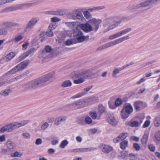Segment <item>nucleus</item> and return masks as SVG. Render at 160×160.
Returning a JSON list of instances; mask_svg holds the SVG:
<instances>
[{
    "mask_svg": "<svg viewBox=\"0 0 160 160\" xmlns=\"http://www.w3.org/2000/svg\"><path fill=\"white\" fill-rule=\"evenodd\" d=\"M84 117H81L78 118L77 120V122L78 124L82 125L84 123Z\"/></svg>",
    "mask_w": 160,
    "mask_h": 160,
    "instance_id": "c03bdc74",
    "label": "nucleus"
},
{
    "mask_svg": "<svg viewBox=\"0 0 160 160\" xmlns=\"http://www.w3.org/2000/svg\"><path fill=\"white\" fill-rule=\"evenodd\" d=\"M85 94V92H82L79 93L76 95L73 96L72 98H79Z\"/></svg>",
    "mask_w": 160,
    "mask_h": 160,
    "instance_id": "09e8293b",
    "label": "nucleus"
},
{
    "mask_svg": "<svg viewBox=\"0 0 160 160\" xmlns=\"http://www.w3.org/2000/svg\"><path fill=\"white\" fill-rule=\"evenodd\" d=\"M137 154L134 153H130L129 154L128 157H130V159L131 160H134L135 159V157L137 156Z\"/></svg>",
    "mask_w": 160,
    "mask_h": 160,
    "instance_id": "e2e57ef3",
    "label": "nucleus"
},
{
    "mask_svg": "<svg viewBox=\"0 0 160 160\" xmlns=\"http://www.w3.org/2000/svg\"><path fill=\"white\" fill-rule=\"evenodd\" d=\"M31 4H20L16 5L15 6H13L8 7L4 8L2 10V12H8L16 10L18 9H22L23 7L26 6Z\"/></svg>",
    "mask_w": 160,
    "mask_h": 160,
    "instance_id": "0eeeda50",
    "label": "nucleus"
},
{
    "mask_svg": "<svg viewBox=\"0 0 160 160\" xmlns=\"http://www.w3.org/2000/svg\"><path fill=\"white\" fill-rule=\"evenodd\" d=\"M117 18L116 17H111L107 18L105 19L104 20V24L105 25H110L111 26H112V27H114V25L113 26V24H117V23H115V22H117L115 21Z\"/></svg>",
    "mask_w": 160,
    "mask_h": 160,
    "instance_id": "4468645a",
    "label": "nucleus"
},
{
    "mask_svg": "<svg viewBox=\"0 0 160 160\" xmlns=\"http://www.w3.org/2000/svg\"><path fill=\"white\" fill-rule=\"evenodd\" d=\"M39 20L37 17H33L31 18L26 25L24 31L26 32L28 30H31Z\"/></svg>",
    "mask_w": 160,
    "mask_h": 160,
    "instance_id": "1a4fd4ad",
    "label": "nucleus"
},
{
    "mask_svg": "<svg viewBox=\"0 0 160 160\" xmlns=\"http://www.w3.org/2000/svg\"><path fill=\"white\" fill-rule=\"evenodd\" d=\"M150 123V121L149 120H146L144 123L143 125V127L145 128L148 127Z\"/></svg>",
    "mask_w": 160,
    "mask_h": 160,
    "instance_id": "69168bd1",
    "label": "nucleus"
},
{
    "mask_svg": "<svg viewBox=\"0 0 160 160\" xmlns=\"http://www.w3.org/2000/svg\"><path fill=\"white\" fill-rule=\"evenodd\" d=\"M122 103V101L120 98L117 99L115 102V104L116 106H118Z\"/></svg>",
    "mask_w": 160,
    "mask_h": 160,
    "instance_id": "49530a36",
    "label": "nucleus"
},
{
    "mask_svg": "<svg viewBox=\"0 0 160 160\" xmlns=\"http://www.w3.org/2000/svg\"><path fill=\"white\" fill-rule=\"evenodd\" d=\"M72 85L71 82L69 80H67L63 81L61 85L63 88H66L71 86Z\"/></svg>",
    "mask_w": 160,
    "mask_h": 160,
    "instance_id": "c85d7f7f",
    "label": "nucleus"
},
{
    "mask_svg": "<svg viewBox=\"0 0 160 160\" xmlns=\"http://www.w3.org/2000/svg\"><path fill=\"white\" fill-rule=\"evenodd\" d=\"M15 55V53L13 52H11L9 53L4 58L6 62H8L11 60Z\"/></svg>",
    "mask_w": 160,
    "mask_h": 160,
    "instance_id": "4be33fe9",
    "label": "nucleus"
},
{
    "mask_svg": "<svg viewBox=\"0 0 160 160\" xmlns=\"http://www.w3.org/2000/svg\"><path fill=\"white\" fill-rule=\"evenodd\" d=\"M83 10V9L81 8L75 9L72 12L70 13V18L75 20L82 21L84 19L81 13Z\"/></svg>",
    "mask_w": 160,
    "mask_h": 160,
    "instance_id": "39448f33",
    "label": "nucleus"
},
{
    "mask_svg": "<svg viewBox=\"0 0 160 160\" xmlns=\"http://www.w3.org/2000/svg\"><path fill=\"white\" fill-rule=\"evenodd\" d=\"M8 34V31L7 29L4 28V27L1 25L0 26V36H5Z\"/></svg>",
    "mask_w": 160,
    "mask_h": 160,
    "instance_id": "a878e982",
    "label": "nucleus"
},
{
    "mask_svg": "<svg viewBox=\"0 0 160 160\" xmlns=\"http://www.w3.org/2000/svg\"><path fill=\"white\" fill-rule=\"evenodd\" d=\"M122 110L130 114L132 112L133 108L131 105L128 104L123 107Z\"/></svg>",
    "mask_w": 160,
    "mask_h": 160,
    "instance_id": "aec40b11",
    "label": "nucleus"
},
{
    "mask_svg": "<svg viewBox=\"0 0 160 160\" xmlns=\"http://www.w3.org/2000/svg\"><path fill=\"white\" fill-rule=\"evenodd\" d=\"M49 31L46 32V35L48 37H52L53 36V33L52 30L54 28V27L52 26H49Z\"/></svg>",
    "mask_w": 160,
    "mask_h": 160,
    "instance_id": "cd10ccee",
    "label": "nucleus"
},
{
    "mask_svg": "<svg viewBox=\"0 0 160 160\" xmlns=\"http://www.w3.org/2000/svg\"><path fill=\"white\" fill-rule=\"evenodd\" d=\"M89 12V11L88 10V11L84 12L83 13L85 17L88 19H90L91 17V15Z\"/></svg>",
    "mask_w": 160,
    "mask_h": 160,
    "instance_id": "de8ad7c7",
    "label": "nucleus"
},
{
    "mask_svg": "<svg viewBox=\"0 0 160 160\" xmlns=\"http://www.w3.org/2000/svg\"><path fill=\"white\" fill-rule=\"evenodd\" d=\"M52 50L51 47L49 45H47L45 46L44 50H43L42 52V55H43L46 52L49 53Z\"/></svg>",
    "mask_w": 160,
    "mask_h": 160,
    "instance_id": "f704fd0d",
    "label": "nucleus"
},
{
    "mask_svg": "<svg viewBox=\"0 0 160 160\" xmlns=\"http://www.w3.org/2000/svg\"><path fill=\"white\" fill-rule=\"evenodd\" d=\"M95 148H82V152H87L94 150Z\"/></svg>",
    "mask_w": 160,
    "mask_h": 160,
    "instance_id": "37998d69",
    "label": "nucleus"
},
{
    "mask_svg": "<svg viewBox=\"0 0 160 160\" xmlns=\"http://www.w3.org/2000/svg\"><path fill=\"white\" fill-rule=\"evenodd\" d=\"M102 22V20L100 19L94 18L89 20V22L92 25V27L88 23H86L80 24L79 27L86 33L92 31L96 32L98 31Z\"/></svg>",
    "mask_w": 160,
    "mask_h": 160,
    "instance_id": "f03ea898",
    "label": "nucleus"
},
{
    "mask_svg": "<svg viewBox=\"0 0 160 160\" xmlns=\"http://www.w3.org/2000/svg\"><path fill=\"white\" fill-rule=\"evenodd\" d=\"M100 148L102 152L106 153H109L113 150L112 147L104 144H101Z\"/></svg>",
    "mask_w": 160,
    "mask_h": 160,
    "instance_id": "2eb2a0df",
    "label": "nucleus"
},
{
    "mask_svg": "<svg viewBox=\"0 0 160 160\" xmlns=\"http://www.w3.org/2000/svg\"><path fill=\"white\" fill-rule=\"evenodd\" d=\"M148 137V133L147 132H145L141 139V142L142 144H146L147 142Z\"/></svg>",
    "mask_w": 160,
    "mask_h": 160,
    "instance_id": "b1692460",
    "label": "nucleus"
},
{
    "mask_svg": "<svg viewBox=\"0 0 160 160\" xmlns=\"http://www.w3.org/2000/svg\"><path fill=\"white\" fill-rule=\"evenodd\" d=\"M7 148L9 149H13L15 146V144L10 140H8L6 143Z\"/></svg>",
    "mask_w": 160,
    "mask_h": 160,
    "instance_id": "2f4dec72",
    "label": "nucleus"
},
{
    "mask_svg": "<svg viewBox=\"0 0 160 160\" xmlns=\"http://www.w3.org/2000/svg\"><path fill=\"white\" fill-rule=\"evenodd\" d=\"M73 35L76 37V39L78 42H81L87 41L89 38L88 35L85 36L83 33L79 29H76L74 32Z\"/></svg>",
    "mask_w": 160,
    "mask_h": 160,
    "instance_id": "423d86ee",
    "label": "nucleus"
},
{
    "mask_svg": "<svg viewBox=\"0 0 160 160\" xmlns=\"http://www.w3.org/2000/svg\"><path fill=\"white\" fill-rule=\"evenodd\" d=\"M69 107H72L74 109L81 108L87 106L85 99H80L79 100L68 105Z\"/></svg>",
    "mask_w": 160,
    "mask_h": 160,
    "instance_id": "6e6552de",
    "label": "nucleus"
},
{
    "mask_svg": "<svg viewBox=\"0 0 160 160\" xmlns=\"http://www.w3.org/2000/svg\"><path fill=\"white\" fill-rule=\"evenodd\" d=\"M27 57V55L25 54V53L19 56L17 59V61L19 62L23 60L26 57Z\"/></svg>",
    "mask_w": 160,
    "mask_h": 160,
    "instance_id": "79ce46f5",
    "label": "nucleus"
},
{
    "mask_svg": "<svg viewBox=\"0 0 160 160\" xmlns=\"http://www.w3.org/2000/svg\"><path fill=\"white\" fill-rule=\"evenodd\" d=\"M121 114L122 116V118L123 119H126L129 116V114L128 113L121 110Z\"/></svg>",
    "mask_w": 160,
    "mask_h": 160,
    "instance_id": "ea45409f",
    "label": "nucleus"
},
{
    "mask_svg": "<svg viewBox=\"0 0 160 160\" xmlns=\"http://www.w3.org/2000/svg\"><path fill=\"white\" fill-rule=\"evenodd\" d=\"M105 8L104 6H100L94 7L92 8H89L88 9V11L89 12H92V11H96L98 10L103 9Z\"/></svg>",
    "mask_w": 160,
    "mask_h": 160,
    "instance_id": "72a5a7b5",
    "label": "nucleus"
},
{
    "mask_svg": "<svg viewBox=\"0 0 160 160\" xmlns=\"http://www.w3.org/2000/svg\"><path fill=\"white\" fill-rule=\"evenodd\" d=\"M11 92V90L10 89L2 90L0 92V95L6 97L8 96Z\"/></svg>",
    "mask_w": 160,
    "mask_h": 160,
    "instance_id": "c756f323",
    "label": "nucleus"
},
{
    "mask_svg": "<svg viewBox=\"0 0 160 160\" xmlns=\"http://www.w3.org/2000/svg\"><path fill=\"white\" fill-rule=\"evenodd\" d=\"M98 112L100 114H102L105 112V108L102 105L98 106Z\"/></svg>",
    "mask_w": 160,
    "mask_h": 160,
    "instance_id": "a19ab883",
    "label": "nucleus"
},
{
    "mask_svg": "<svg viewBox=\"0 0 160 160\" xmlns=\"http://www.w3.org/2000/svg\"><path fill=\"white\" fill-rule=\"evenodd\" d=\"M132 30V29L131 28H126L123 30H122L120 32H118V33L119 36V37H120L122 35L127 34V33L130 32Z\"/></svg>",
    "mask_w": 160,
    "mask_h": 160,
    "instance_id": "bb28decb",
    "label": "nucleus"
},
{
    "mask_svg": "<svg viewBox=\"0 0 160 160\" xmlns=\"http://www.w3.org/2000/svg\"><path fill=\"white\" fill-rule=\"evenodd\" d=\"M154 123L155 126L156 127H158L160 125V118L159 117H155Z\"/></svg>",
    "mask_w": 160,
    "mask_h": 160,
    "instance_id": "e433bc0d",
    "label": "nucleus"
},
{
    "mask_svg": "<svg viewBox=\"0 0 160 160\" xmlns=\"http://www.w3.org/2000/svg\"><path fill=\"white\" fill-rule=\"evenodd\" d=\"M121 22V21H119V22H115V23H117V24H113V26L114 25V27H112V26H110L109 28H107L106 29L104 30L103 31L104 32H106L108 31L109 30H111V29H113V28H115V27L118 26V24H120V23Z\"/></svg>",
    "mask_w": 160,
    "mask_h": 160,
    "instance_id": "c9c22d12",
    "label": "nucleus"
},
{
    "mask_svg": "<svg viewBox=\"0 0 160 160\" xmlns=\"http://www.w3.org/2000/svg\"><path fill=\"white\" fill-rule=\"evenodd\" d=\"M35 50V48H31L25 53L26 54V55H27V56H28L29 55L32 54L33 52Z\"/></svg>",
    "mask_w": 160,
    "mask_h": 160,
    "instance_id": "864d4df0",
    "label": "nucleus"
},
{
    "mask_svg": "<svg viewBox=\"0 0 160 160\" xmlns=\"http://www.w3.org/2000/svg\"><path fill=\"white\" fill-rule=\"evenodd\" d=\"M48 123L47 122H45L42 125L41 127V129L42 130H45L48 127Z\"/></svg>",
    "mask_w": 160,
    "mask_h": 160,
    "instance_id": "338daca9",
    "label": "nucleus"
},
{
    "mask_svg": "<svg viewBox=\"0 0 160 160\" xmlns=\"http://www.w3.org/2000/svg\"><path fill=\"white\" fill-rule=\"evenodd\" d=\"M121 154H122L121 157L122 158H124L126 157H128V152L126 151L121 152Z\"/></svg>",
    "mask_w": 160,
    "mask_h": 160,
    "instance_id": "774afa93",
    "label": "nucleus"
},
{
    "mask_svg": "<svg viewBox=\"0 0 160 160\" xmlns=\"http://www.w3.org/2000/svg\"><path fill=\"white\" fill-rule=\"evenodd\" d=\"M28 121L27 120H24L21 122L20 123H18L15 122L17 128H18L21 126H23L28 123Z\"/></svg>",
    "mask_w": 160,
    "mask_h": 160,
    "instance_id": "473e14b6",
    "label": "nucleus"
},
{
    "mask_svg": "<svg viewBox=\"0 0 160 160\" xmlns=\"http://www.w3.org/2000/svg\"><path fill=\"white\" fill-rule=\"evenodd\" d=\"M128 142L127 140H125L120 143V148L122 150H125L128 146Z\"/></svg>",
    "mask_w": 160,
    "mask_h": 160,
    "instance_id": "7c9ffc66",
    "label": "nucleus"
},
{
    "mask_svg": "<svg viewBox=\"0 0 160 160\" xmlns=\"http://www.w3.org/2000/svg\"><path fill=\"white\" fill-rule=\"evenodd\" d=\"M108 121L109 123L112 125L113 126H115L117 124V122L113 116H111L108 119Z\"/></svg>",
    "mask_w": 160,
    "mask_h": 160,
    "instance_id": "393cba45",
    "label": "nucleus"
},
{
    "mask_svg": "<svg viewBox=\"0 0 160 160\" xmlns=\"http://www.w3.org/2000/svg\"><path fill=\"white\" fill-rule=\"evenodd\" d=\"M66 25L70 28H75L78 26V22H66L65 23Z\"/></svg>",
    "mask_w": 160,
    "mask_h": 160,
    "instance_id": "412c9836",
    "label": "nucleus"
},
{
    "mask_svg": "<svg viewBox=\"0 0 160 160\" xmlns=\"http://www.w3.org/2000/svg\"><path fill=\"white\" fill-rule=\"evenodd\" d=\"M160 1V0H147L140 4H134L129 5L128 8L130 10L137 9L140 8H144L148 7H152L157 2Z\"/></svg>",
    "mask_w": 160,
    "mask_h": 160,
    "instance_id": "7ed1b4c3",
    "label": "nucleus"
},
{
    "mask_svg": "<svg viewBox=\"0 0 160 160\" xmlns=\"http://www.w3.org/2000/svg\"><path fill=\"white\" fill-rule=\"evenodd\" d=\"M92 73L90 70H85L75 75L76 78L82 77L83 79H89L92 78Z\"/></svg>",
    "mask_w": 160,
    "mask_h": 160,
    "instance_id": "f8f14e48",
    "label": "nucleus"
},
{
    "mask_svg": "<svg viewBox=\"0 0 160 160\" xmlns=\"http://www.w3.org/2000/svg\"><path fill=\"white\" fill-rule=\"evenodd\" d=\"M73 43L74 42L72 39H69L66 40L65 42V44L68 46L72 45ZM74 43H75V42H74Z\"/></svg>",
    "mask_w": 160,
    "mask_h": 160,
    "instance_id": "bf43d9fd",
    "label": "nucleus"
},
{
    "mask_svg": "<svg viewBox=\"0 0 160 160\" xmlns=\"http://www.w3.org/2000/svg\"><path fill=\"white\" fill-rule=\"evenodd\" d=\"M24 76V74H22L16 77L13 78L12 80V81L14 82L18 80L19 79H21Z\"/></svg>",
    "mask_w": 160,
    "mask_h": 160,
    "instance_id": "6e6d98bb",
    "label": "nucleus"
},
{
    "mask_svg": "<svg viewBox=\"0 0 160 160\" xmlns=\"http://www.w3.org/2000/svg\"><path fill=\"white\" fill-rule=\"evenodd\" d=\"M133 148L136 151H139L141 149V147L138 143H134L133 144Z\"/></svg>",
    "mask_w": 160,
    "mask_h": 160,
    "instance_id": "5fc2aeb1",
    "label": "nucleus"
},
{
    "mask_svg": "<svg viewBox=\"0 0 160 160\" xmlns=\"http://www.w3.org/2000/svg\"><path fill=\"white\" fill-rule=\"evenodd\" d=\"M155 135L156 139L158 141H160V130H159L156 132Z\"/></svg>",
    "mask_w": 160,
    "mask_h": 160,
    "instance_id": "3c124183",
    "label": "nucleus"
},
{
    "mask_svg": "<svg viewBox=\"0 0 160 160\" xmlns=\"http://www.w3.org/2000/svg\"><path fill=\"white\" fill-rule=\"evenodd\" d=\"M129 38L128 36H125L122 38L118 39L111 42L105 44L106 48L112 46L114 45L118 44L125 40H128Z\"/></svg>",
    "mask_w": 160,
    "mask_h": 160,
    "instance_id": "9b49d317",
    "label": "nucleus"
},
{
    "mask_svg": "<svg viewBox=\"0 0 160 160\" xmlns=\"http://www.w3.org/2000/svg\"><path fill=\"white\" fill-rule=\"evenodd\" d=\"M63 14V12L61 10H58L55 11L54 15L62 16Z\"/></svg>",
    "mask_w": 160,
    "mask_h": 160,
    "instance_id": "0e129e2a",
    "label": "nucleus"
},
{
    "mask_svg": "<svg viewBox=\"0 0 160 160\" xmlns=\"http://www.w3.org/2000/svg\"><path fill=\"white\" fill-rule=\"evenodd\" d=\"M87 106L92 104L98 102L97 97H94L91 98H90L85 99Z\"/></svg>",
    "mask_w": 160,
    "mask_h": 160,
    "instance_id": "6ab92c4d",
    "label": "nucleus"
},
{
    "mask_svg": "<svg viewBox=\"0 0 160 160\" xmlns=\"http://www.w3.org/2000/svg\"><path fill=\"white\" fill-rule=\"evenodd\" d=\"M30 61L28 60H25L17 65L16 66L13 68L11 70L6 73L7 75L12 74L22 70L29 63Z\"/></svg>",
    "mask_w": 160,
    "mask_h": 160,
    "instance_id": "20e7f679",
    "label": "nucleus"
},
{
    "mask_svg": "<svg viewBox=\"0 0 160 160\" xmlns=\"http://www.w3.org/2000/svg\"><path fill=\"white\" fill-rule=\"evenodd\" d=\"M6 28L18 27L20 26L19 24L12 22H6L2 24Z\"/></svg>",
    "mask_w": 160,
    "mask_h": 160,
    "instance_id": "dca6fc26",
    "label": "nucleus"
},
{
    "mask_svg": "<svg viewBox=\"0 0 160 160\" xmlns=\"http://www.w3.org/2000/svg\"><path fill=\"white\" fill-rule=\"evenodd\" d=\"M68 144V142L67 140L65 139L62 141L59 147L62 148H64Z\"/></svg>",
    "mask_w": 160,
    "mask_h": 160,
    "instance_id": "58836bf2",
    "label": "nucleus"
},
{
    "mask_svg": "<svg viewBox=\"0 0 160 160\" xmlns=\"http://www.w3.org/2000/svg\"><path fill=\"white\" fill-rule=\"evenodd\" d=\"M128 136V133H122L120 134L118 136V138L119 139L120 141L124 140Z\"/></svg>",
    "mask_w": 160,
    "mask_h": 160,
    "instance_id": "4c0bfd02",
    "label": "nucleus"
},
{
    "mask_svg": "<svg viewBox=\"0 0 160 160\" xmlns=\"http://www.w3.org/2000/svg\"><path fill=\"white\" fill-rule=\"evenodd\" d=\"M67 119L66 117H60L56 118L55 120L54 123L56 126H58L61 124L62 122H65Z\"/></svg>",
    "mask_w": 160,
    "mask_h": 160,
    "instance_id": "a211bd4d",
    "label": "nucleus"
},
{
    "mask_svg": "<svg viewBox=\"0 0 160 160\" xmlns=\"http://www.w3.org/2000/svg\"><path fill=\"white\" fill-rule=\"evenodd\" d=\"M23 38V37L21 35H19L17 37H15L14 38H12L9 41V42H14L15 43H16L18 42L21 40Z\"/></svg>",
    "mask_w": 160,
    "mask_h": 160,
    "instance_id": "5701e85b",
    "label": "nucleus"
},
{
    "mask_svg": "<svg viewBox=\"0 0 160 160\" xmlns=\"http://www.w3.org/2000/svg\"><path fill=\"white\" fill-rule=\"evenodd\" d=\"M125 125L129 127L137 128L139 126L138 121L131 119L129 121H127L125 122Z\"/></svg>",
    "mask_w": 160,
    "mask_h": 160,
    "instance_id": "f3484780",
    "label": "nucleus"
},
{
    "mask_svg": "<svg viewBox=\"0 0 160 160\" xmlns=\"http://www.w3.org/2000/svg\"><path fill=\"white\" fill-rule=\"evenodd\" d=\"M84 121L86 124H89L91 123L92 120L90 117H87L84 119Z\"/></svg>",
    "mask_w": 160,
    "mask_h": 160,
    "instance_id": "8fccbe9b",
    "label": "nucleus"
},
{
    "mask_svg": "<svg viewBox=\"0 0 160 160\" xmlns=\"http://www.w3.org/2000/svg\"><path fill=\"white\" fill-rule=\"evenodd\" d=\"M22 136L26 139H29L30 138V134L27 132H24L22 134Z\"/></svg>",
    "mask_w": 160,
    "mask_h": 160,
    "instance_id": "603ef678",
    "label": "nucleus"
},
{
    "mask_svg": "<svg viewBox=\"0 0 160 160\" xmlns=\"http://www.w3.org/2000/svg\"><path fill=\"white\" fill-rule=\"evenodd\" d=\"M118 37H119L118 32L116 34L109 36L108 38V39L109 40H112Z\"/></svg>",
    "mask_w": 160,
    "mask_h": 160,
    "instance_id": "13d9d810",
    "label": "nucleus"
},
{
    "mask_svg": "<svg viewBox=\"0 0 160 160\" xmlns=\"http://www.w3.org/2000/svg\"><path fill=\"white\" fill-rule=\"evenodd\" d=\"M16 128H17L15 122L10 123L2 127L0 129V132L2 133L5 132H11Z\"/></svg>",
    "mask_w": 160,
    "mask_h": 160,
    "instance_id": "9d476101",
    "label": "nucleus"
},
{
    "mask_svg": "<svg viewBox=\"0 0 160 160\" xmlns=\"http://www.w3.org/2000/svg\"><path fill=\"white\" fill-rule=\"evenodd\" d=\"M121 70H120V68L119 69H118V68H115L114 69V71H113V73L112 74V76L114 77H116V75L119 73L120 71Z\"/></svg>",
    "mask_w": 160,
    "mask_h": 160,
    "instance_id": "4d7b16f0",
    "label": "nucleus"
},
{
    "mask_svg": "<svg viewBox=\"0 0 160 160\" xmlns=\"http://www.w3.org/2000/svg\"><path fill=\"white\" fill-rule=\"evenodd\" d=\"M147 106L146 102L141 101H136L134 103V107L136 111H139L146 108Z\"/></svg>",
    "mask_w": 160,
    "mask_h": 160,
    "instance_id": "ddd939ff",
    "label": "nucleus"
},
{
    "mask_svg": "<svg viewBox=\"0 0 160 160\" xmlns=\"http://www.w3.org/2000/svg\"><path fill=\"white\" fill-rule=\"evenodd\" d=\"M54 73V72H51L40 78L23 85L22 87L26 88L35 89L42 86L48 83L47 82L51 80Z\"/></svg>",
    "mask_w": 160,
    "mask_h": 160,
    "instance_id": "f257e3e1",
    "label": "nucleus"
},
{
    "mask_svg": "<svg viewBox=\"0 0 160 160\" xmlns=\"http://www.w3.org/2000/svg\"><path fill=\"white\" fill-rule=\"evenodd\" d=\"M77 80H75L73 82L75 84H79L82 83L84 82V79L82 77H79Z\"/></svg>",
    "mask_w": 160,
    "mask_h": 160,
    "instance_id": "a18cd8bd",
    "label": "nucleus"
},
{
    "mask_svg": "<svg viewBox=\"0 0 160 160\" xmlns=\"http://www.w3.org/2000/svg\"><path fill=\"white\" fill-rule=\"evenodd\" d=\"M108 103L109 106V107L112 109H115L116 108V106L115 103L113 102H112L111 101H109L108 102Z\"/></svg>",
    "mask_w": 160,
    "mask_h": 160,
    "instance_id": "052dcab7",
    "label": "nucleus"
},
{
    "mask_svg": "<svg viewBox=\"0 0 160 160\" xmlns=\"http://www.w3.org/2000/svg\"><path fill=\"white\" fill-rule=\"evenodd\" d=\"M90 116L92 117V119H95L97 117V114L95 112H91L90 114Z\"/></svg>",
    "mask_w": 160,
    "mask_h": 160,
    "instance_id": "680f3d73",
    "label": "nucleus"
}]
</instances>
